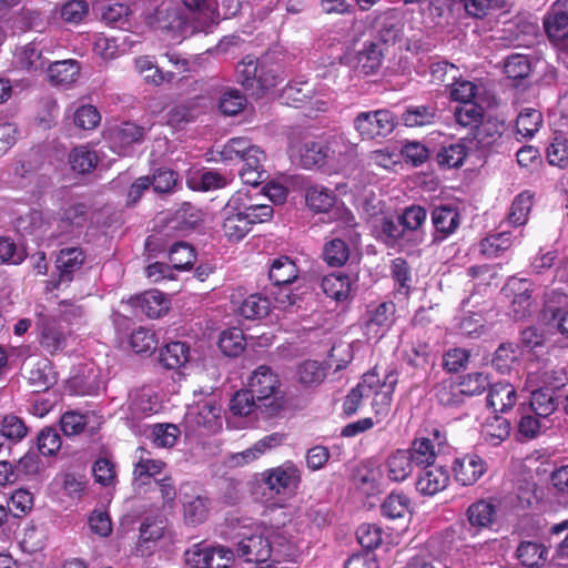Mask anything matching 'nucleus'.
<instances>
[{"mask_svg": "<svg viewBox=\"0 0 568 568\" xmlns=\"http://www.w3.org/2000/svg\"><path fill=\"white\" fill-rule=\"evenodd\" d=\"M245 204V202H239L234 193L222 209V230L224 236L231 242L241 241L252 229L247 216L243 214V210H247Z\"/></svg>", "mask_w": 568, "mask_h": 568, "instance_id": "423d86ee", "label": "nucleus"}, {"mask_svg": "<svg viewBox=\"0 0 568 568\" xmlns=\"http://www.w3.org/2000/svg\"><path fill=\"white\" fill-rule=\"evenodd\" d=\"M260 61L251 55L245 57L236 67L239 81L246 89H252L256 84L260 70Z\"/></svg>", "mask_w": 568, "mask_h": 568, "instance_id": "4d7b16f0", "label": "nucleus"}, {"mask_svg": "<svg viewBox=\"0 0 568 568\" xmlns=\"http://www.w3.org/2000/svg\"><path fill=\"white\" fill-rule=\"evenodd\" d=\"M184 518L191 525L203 523L209 514V499L202 496L193 497L191 500L184 501Z\"/></svg>", "mask_w": 568, "mask_h": 568, "instance_id": "5fc2aeb1", "label": "nucleus"}, {"mask_svg": "<svg viewBox=\"0 0 568 568\" xmlns=\"http://www.w3.org/2000/svg\"><path fill=\"white\" fill-rule=\"evenodd\" d=\"M432 222L435 229L433 242H440L457 230L460 216L453 207L439 206L432 212Z\"/></svg>", "mask_w": 568, "mask_h": 568, "instance_id": "4468645a", "label": "nucleus"}, {"mask_svg": "<svg viewBox=\"0 0 568 568\" xmlns=\"http://www.w3.org/2000/svg\"><path fill=\"white\" fill-rule=\"evenodd\" d=\"M353 125L362 140H374L388 136L395 130L397 120L388 109H378L359 112Z\"/></svg>", "mask_w": 568, "mask_h": 568, "instance_id": "7ed1b4c3", "label": "nucleus"}, {"mask_svg": "<svg viewBox=\"0 0 568 568\" xmlns=\"http://www.w3.org/2000/svg\"><path fill=\"white\" fill-rule=\"evenodd\" d=\"M173 221L176 223L174 227L182 230L194 229L202 221V213L191 203H183L174 214Z\"/></svg>", "mask_w": 568, "mask_h": 568, "instance_id": "e2e57ef3", "label": "nucleus"}, {"mask_svg": "<svg viewBox=\"0 0 568 568\" xmlns=\"http://www.w3.org/2000/svg\"><path fill=\"white\" fill-rule=\"evenodd\" d=\"M549 164L566 166L568 163V139L559 134L554 138L552 143L546 151Z\"/></svg>", "mask_w": 568, "mask_h": 568, "instance_id": "774afa93", "label": "nucleus"}, {"mask_svg": "<svg viewBox=\"0 0 568 568\" xmlns=\"http://www.w3.org/2000/svg\"><path fill=\"white\" fill-rule=\"evenodd\" d=\"M382 515L389 519H403L410 515V499L403 493H390L381 506Z\"/></svg>", "mask_w": 568, "mask_h": 568, "instance_id": "c756f323", "label": "nucleus"}, {"mask_svg": "<svg viewBox=\"0 0 568 568\" xmlns=\"http://www.w3.org/2000/svg\"><path fill=\"white\" fill-rule=\"evenodd\" d=\"M501 134L503 123L496 119H487L475 129L474 139L477 141L478 149L488 150L500 140Z\"/></svg>", "mask_w": 568, "mask_h": 568, "instance_id": "7c9ffc66", "label": "nucleus"}, {"mask_svg": "<svg viewBox=\"0 0 568 568\" xmlns=\"http://www.w3.org/2000/svg\"><path fill=\"white\" fill-rule=\"evenodd\" d=\"M334 216L338 221V225L333 232L336 236L324 245L323 258L329 266H342L349 258L348 242L357 243L359 233L356 230L355 216L349 210L335 207Z\"/></svg>", "mask_w": 568, "mask_h": 568, "instance_id": "f03ea898", "label": "nucleus"}, {"mask_svg": "<svg viewBox=\"0 0 568 568\" xmlns=\"http://www.w3.org/2000/svg\"><path fill=\"white\" fill-rule=\"evenodd\" d=\"M263 483L275 495H291L300 483L298 469L293 465H284L263 474Z\"/></svg>", "mask_w": 568, "mask_h": 568, "instance_id": "6e6552de", "label": "nucleus"}, {"mask_svg": "<svg viewBox=\"0 0 568 568\" xmlns=\"http://www.w3.org/2000/svg\"><path fill=\"white\" fill-rule=\"evenodd\" d=\"M24 373L34 392L47 390L55 383V377L48 359L28 362L24 366Z\"/></svg>", "mask_w": 568, "mask_h": 568, "instance_id": "dca6fc26", "label": "nucleus"}, {"mask_svg": "<svg viewBox=\"0 0 568 568\" xmlns=\"http://www.w3.org/2000/svg\"><path fill=\"white\" fill-rule=\"evenodd\" d=\"M449 483V473L443 466H426L416 481L417 490L425 496H434L444 490Z\"/></svg>", "mask_w": 568, "mask_h": 568, "instance_id": "9b49d317", "label": "nucleus"}, {"mask_svg": "<svg viewBox=\"0 0 568 568\" xmlns=\"http://www.w3.org/2000/svg\"><path fill=\"white\" fill-rule=\"evenodd\" d=\"M48 79L53 85H67L73 83L80 74V65L77 60L68 59L50 63L47 68Z\"/></svg>", "mask_w": 568, "mask_h": 568, "instance_id": "4be33fe9", "label": "nucleus"}, {"mask_svg": "<svg viewBox=\"0 0 568 568\" xmlns=\"http://www.w3.org/2000/svg\"><path fill=\"white\" fill-rule=\"evenodd\" d=\"M466 156L467 149L463 143H450L440 148L437 153V163L447 169L458 168L463 165Z\"/></svg>", "mask_w": 568, "mask_h": 568, "instance_id": "37998d69", "label": "nucleus"}, {"mask_svg": "<svg viewBox=\"0 0 568 568\" xmlns=\"http://www.w3.org/2000/svg\"><path fill=\"white\" fill-rule=\"evenodd\" d=\"M245 346V338L242 329L232 327L221 333L219 339V347L226 356L240 355Z\"/></svg>", "mask_w": 568, "mask_h": 568, "instance_id": "ea45409f", "label": "nucleus"}, {"mask_svg": "<svg viewBox=\"0 0 568 568\" xmlns=\"http://www.w3.org/2000/svg\"><path fill=\"white\" fill-rule=\"evenodd\" d=\"M510 435V423L501 417L494 416L486 420L481 427V436L484 440L493 446L499 445Z\"/></svg>", "mask_w": 568, "mask_h": 568, "instance_id": "473e14b6", "label": "nucleus"}, {"mask_svg": "<svg viewBox=\"0 0 568 568\" xmlns=\"http://www.w3.org/2000/svg\"><path fill=\"white\" fill-rule=\"evenodd\" d=\"M250 144L244 138H233L221 150H217L216 154L219 160L224 163L241 162Z\"/></svg>", "mask_w": 568, "mask_h": 568, "instance_id": "6e6d98bb", "label": "nucleus"}, {"mask_svg": "<svg viewBox=\"0 0 568 568\" xmlns=\"http://www.w3.org/2000/svg\"><path fill=\"white\" fill-rule=\"evenodd\" d=\"M298 277V268L287 256L275 258L268 270V278L275 286H288Z\"/></svg>", "mask_w": 568, "mask_h": 568, "instance_id": "b1692460", "label": "nucleus"}, {"mask_svg": "<svg viewBox=\"0 0 568 568\" xmlns=\"http://www.w3.org/2000/svg\"><path fill=\"white\" fill-rule=\"evenodd\" d=\"M185 424L193 433L214 434L222 427L221 407L215 400H202L187 410Z\"/></svg>", "mask_w": 568, "mask_h": 568, "instance_id": "39448f33", "label": "nucleus"}, {"mask_svg": "<svg viewBox=\"0 0 568 568\" xmlns=\"http://www.w3.org/2000/svg\"><path fill=\"white\" fill-rule=\"evenodd\" d=\"M435 357L429 343L418 337L412 343L407 361L410 366L424 369L429 365H434Z\"/></svg>", "mask_w": 568, "mask_h": 568, "instance_id": "de8ad7c7", "label": "nucleus"}, {"mask_svg": "<svg viewBox=\"0 0 568 568\" xmlns=\"http://www.w3.org/2000/svg\"><path fill=\"white\" fill-rule=\"evenodd\" d=\"M511 246L510 234L507 232L497 233L483 239L479 242V251L483 255L493 258L497 257Z\"/></svg>", "mask_w": 568, "mask_h": 568, "instance_id": "603ef678", "label": "nucleus"}, {"mask_svg": "<svg viewBox=\"0 0 568 568\" xmlns=\"http://www.w3.org/2000/svg\"><path fill=\"white\" fill-rule=\"evenodd\" d=\"M314 87L308 81H295L288 83L283 90L281 98L288 105L300 108L313 99Z\"/></svg>", "mask_w": 568, "mask_h": 568, "instance_id": "c85d7f7f", "label": "nucleus"}, {"mask_svg": "<svg viewBox=\"0 0 568 568\" xmlns=\"http://www.w3.org/2000/svg\"><path fill=\"white\" fill-rule=\"evenodd\" d=\"M38 326L40 329L41 346L47 352L54 354L65 348L67 335L54 318L43 316L39 320Z\"/></svg>", "mask_w": 568, "mask_h": 568, "instance_id": "ddd939ff", "label": "nucleus"}, {"mask_svg": "<svg viewBox=\"0 0 568 568\" xmlns=\"http://www.w3.org/2000/svg\"><path fill=\"white\" fill-rule=\"evenodd\" d=\"M145 130L132 122H125L111 130V139L113 143L120 146H129L134 143H140L143 140Z\"/></svg>", "mask_w": 568, "mask_h": 568, "instance_id": "4c0bfd02", "label": "nucleus"}, {"mask_svg": "<svg viewBox=\"0 0 568 568\" xmlns=\"http://www.w3.org/2000/svg\"><path fill=\"white\" fill-rule=\"evenodd\" d=\"M323 293L336 301L345 300L351 291V282L343 273H331L322 278Z\"/></svg>", "mask_w": 568, "mask_h": 568, "instance_id": "f704fd0d", "label": "nucleus"}, {"mask_svg": "<svg viewBox=\"0 0 568 568\" xmlns=\"http://www.w3.org/2000/svg\"><path fill=\"white\" fill-rule=\"evenodd\" d=\"M38 450L43 456H53L61 448V437L55 428L45 427L37 436Z\"/></svg>", "mask_w": 568, "mask_h": 568, "instance_id": "680f3d73", "label": "nucleus"}, {"mask_svg": "<svg viewBox=\"0 0 568 568\" xmlns=\"http://www.w3.org/2000/svg\"><path fill=\"white\" fill-rule=\"evenodd\" d=\"M69 162L73 171L85 174L97 166L98 156L95 152L82 145L72 150L69 155Z\"/></svg>", "mask_w": 568, "mask_h": 568, "instance_id": "49530a36", "label": "nucleus"}, {"mask_svg": "<svg viewBox=\"0 0 568 568\" xmlns=\"http://www.w3.org/2000/svg\"><path fill=\"white\" fill-rule=\"evenodd\" d=\"M16 65L28 72L44 71L49 60L43 55L39 44L29 43L14 54Z\"/></svg>", "mask_w": 568, "mask_h": 568, "instance_id": "aec40b11", "label": "nucleus"}, {"mask_svg": "<svg viewBox=\"0 0 568 568\" xmlns=\"http://www.w3.org/2000/svg\"><path fill=\"white\" fill-rule=\"evenodd\" d=\"M374 377L375 375L372 373L365 374L363 383H359L348 392L343 404V412L346 416L357 413L363 397L369 395Z\"/></svg>", "mask_w": 568, "mask_h": 568, "instance_id": "e433bc0d", "label": "nucleus"}, {"mask_svg": "<svg viewBox=\"0 0 568 568\" xmlns=\"http://www.w3.org/2000/svg\"><path fill=\"white\" fill-rule=\"evenodd\" d=\"M246 104V98L235 89L225 91L219 103L221 112L225 115H236Z\"/></svg>", "mask_w": 568, "mask_h": 568, "instance_id": "338daca9", "label": "nucleus"}, {"mask_svg": "<svg viewBox=\"0 0 568 568\" xmlns=\"http://www.w3.org/2000/svg\"><path fill=\"white\" fill-rule=\"evenodd\" d=\"M412 459L416 466H432L436 459L434 443L429 438H416L409 449Z\"/></svg>", "mask_w": 568, "mask_h": 568, "instance_id": "c03bdc74", "label": "nucleus"}, {"mask_svg": "<svg viewBox=\"0 0 568 568\" xmlns=\"http://www.w3.org/2000/svg\"><path fill=\"white\" fill-rule=\"evenodd\" d=\"M85 260L84 252L80 247H65L62 248L57 257L55 264L59 270V281L54 287L63 282L69 283L73 278V274L81 270Z\"/></svg>", "mask_w": 568, "mask_h": 568, "instance_id": "f8f14e48", "label": "nucleus"}, {"mask_svg": "<svg viewBox=\"0 0 568 568\" xmlns=\"http://www.w3.org/2000/svg\"><path fill=\"white\" fill-rule=\"evenodd\" d=\"M89 416L75 410L65 412L60 418V427L65 436H75L81 434L87 424Z\"/></svg>", "mask_w": 568, "mask_h": 568, "instance_id": "0e129e2a", "label": "nucleus"}, {"mask_svg": "<svg viewBox=\"0 0 568 568\" xmlns=\"http://www.w3.org/2000/svg\"><path fill=\"white\" fill-rule=\"evenodd\" d=\"M496 514L497 508L493 500L480 499L468 507L467 519L473 528H487L494 523Z\"/></svg>", "mask_w": 568, "mask_h": 568, "instance_id": "393cba45", "label": "nucleus"}, {"mask_svg": "<svg viewBox=\"0 0 568 568\" xmlns=\"http://www.w3.org/2000/svg\"><path fill=\"white\" fill-rule=\"evenodd\" d=\"M504 72L513 80H524L531 72V60L525 54H510L504 61Z\"/></svg>", "mask_w": 568, "mask_h": 568, "instance_id": "a18cd8bd", "label": "nucleus"}, {"mask_svg": "<svg viewBox=\"0 0 568 568\" xmlns=\"http://www.w3.org/2000/svg\"><path fill=\"white\" fill-rule=\"evenodd\" d=\"M236 538L234 552L246 562H264L271 557V541L263 529L244 528Z\"/></svg>", "mask_w": 568, "mask_h": 568, "instance_id": "20e7f679", "label": "nucleus"}, {"mask_svg": "<svg viewBox=\"0 0 568 568\" xmlns=\"http://www.w3.org/2000/svg\"><path fill=\"white\" fill-rule=\"evenodd\" d=\"M516 399L515 387L509 383L499 382L490 386L487 405L495 410L506 412L515 405Z\"/></svg>", "mask_w": 568, "mask_h": 568, "instance_id": "bb28decb", "label": "nucleus"}, {"mask_svg": "<svg viewBox=\"0 0 568 568\" xmlns=\"http://www.w3.org/2000/svg\"><path fill=\"white\" fill-rule=\"evenodd\" d=\"M395 305L392 302H383L375 308L367 312L366 329L367 333L383 336L384 332L389 328L393 323Z\"/></svg>", "mask_w": 568, "mask_h": 568, "instance_id": "412c9836", "label": "nucleus"}, {"mask_svg": "<svg viewBox=\"0 0 568 568\" xmlns=\"http://www.w3.org/2000/svg\"><path fill=\"white\" fill-rule=\"evenodd\" d=\"M532 206V194L528 191L518 194L510 207L508 221L510 224L519 226L526 223L528 214Z\"/></svg>", "mask_w": 568, "mask_h": 568, "instance_id": "864d4df0", "label": "nucleus"}, {"mask_svg": "<svg viewBox=\"0 0 568 568\" xmlns=\"http://www.w3.org/2000/svg\"><path fill=\"white\" fill-rule=\"evenodd\" d=\"M541 124V112L532 108L524 109L516 119L517 132L524 138H532Z\"/></svg>", "mask_w": 568, "mask_h": 568, "instance_id": "79ce46f5", "label": "nucleus"}, {"mask_svg": "<svg viewBox=\"0 0 568 568\" xmlns=\"http://www.w3.org/2000/svg\"><path fill=\"white\" fill-rule=\"evenodd\" d=\"M516 556L523 566L540 568L548 560V549L541 542L524 540L518 545Z\"/></svg>", "mask_w": 568, "mask_h": 568, "instance_id": "6ab92c4d", "label": "nucleus"}, {"mask_svg": "<svg viewBox=\"0 0 568 568\" xmlns=\"http://www.w3.org/2000/svg\"><path fill=\"white\" fill-rule=\"evenodd\" d=\"M288 154L293 164L304 169H312L322 166L325 163L328 148L321 142L304 141L291 144Z\"/></svg>", "mask_w": 568, "mask_h": 568, "instance_id": "0eeeda50", "label": "nucleus"}, {"mask_svg": "<svg viewBox=\"0 0 568 568\" xmlns=\"http://www.w3.org/2000/svg\"><path fill=\"white\" fill-rule=\"evenodd\" d=\"M169 260L176 270H187L192 267L196 260L194 248L185 242L174 243L169 251Z\"/></svg>", "mask_w": 568, "mask_h": 568, "instance_id": "09e8293b", "label": "nucleus"}, {"mask_svg": "<svg viewBox=\"0 0 568 568\" xmlns=\"http://www.w3.org/2000/svg\"><path fill=\"white\" fill-rule=\"evenodd\" d=\"M437 109L433 105L408 106L402 114V121L406 126H424L435 122Z\"/></svg>", "mask_w": 568, "mask_h": 568, "instance_id": "c9c22d12", "label": "nucleus"}, {"mask_svg": "<svg viewBox=\"0 0 568 568\" xmlns=\"http://www.w3.org/2000/svg\"><path fill=\"white\" fill-rule=\"evenodd\" d=\"M136 306L149 317H160L169 310V301L160 291H146L134 298Z\"/></svg>", "mask_w": 568, "mask_h": 568, "instance_id": "cd10ccee", "label": "nucleus"}, {"mask_svg": "<svg viewBox=\"0 0 568 568\" xmlns=\"http://www.w3.org/2000/svg\"><path fill=\"white\" fill-rule=\"evenodd\" d=\"M248 388L257 397V409L262 418L274 417L284 409L281 382L271 367L258 366L248 379Z\"/></svg>", "mask_w": 568, "mask_h": 568, "instance_id": "f257e3e1", "label": "nucleus"}, {"mask_svg": "<svg viewBox=\"0 0 568 568\" xmlns=\"http://www.w3.org/2000/svg\"><path fill=\"white\" fill-rule=\"evenodd\" d=\"M517 361V349L513 343H501L495 351L491 358L493 367L500 374H507L511 371Z\"/></svg>", "mask_w": 568, "mask_h": 568, "instance_id": "3c124183", "label": "nucleus"}, {"mask_svg": "<svg viewBox=\"0 0 568 568\" xmlns=\"http://www.w3.org/2000/svg\"><path fill=\"white\" fill-rule=\"evenodd\" d=\"M559 388L540 387L531 392L530 408L538 417L550 416L559 405Z\"/></svg>", "mask_w": 568, "mask_h": 568, "instance_id": "2eb2a0df", "label": "nucleus"}, {"mask_svg": "<svg viewBox=\"0 0 568 568\" xmlns=\"http://www.w3.org/2000/svg\"><path fill=\"white\" fill-rule=\"evenodd\" d=\"M270 312V301L261 294H252L243 301L240 306V314L247 320H257L266 316Z\"/></svg>", "mask_w": 568, "mask_h": 568, "instance_id": "8fccbe9b", "label": "nucleus"}, {"mask_svg": "<svg viewBox=\"0 0 568 568\" xmlns=\"http://www.w3.org/2000/svg\"><path fill=\"white\" fill-rule=\"evenodd\" d=\"M487 470L486 462L478 455H466L454 462L455 479L463 486L474 485Z\"/></svg>", "mask_w": 568, "mask_h": 568, "instance_id": "9d476101", "label": "nucleus"}, {"mask_svg": "<svg viewBox=\"0 0 568 568\" xmlns=\"http://www.w3.org/2000/svg\"><path fill=\"white\" fill-rule=\"evenodd\" d=\"M356 537L364 551H372L383 540V530L375 524H363L357 528Z\"/></svg>", "mask_w": 568, "mask_h": 568, "instance_id": "13d9d810", "label": "nucleus"}, {"mask_svg": "<svg viewBox=\"0 0 568 568\" xmlns=\"http://www.w3.org/2000/svg\"><path fill=\"white\" fill-rule=\"evenodd\" d=\"M327 368L317 361H305L297 368V378L304 386L320 385L326 377Z\"/></svg>", "mask_w": 568, "mask_h": 568, "instance_id": "a19ab883", "label": "nucleus"}, {"mask_svg": "<svg viewBox=\"0 0 568 568\" xmlns=\"http://www.w3.org/2000/svg\"><path fill=\"white\" fill-rule=\"evenodd\" d=\"M265 160L266 155L261 148L252 144L248 145L242 158L241 162L243 165L239 172L245 184L256 186L267 180L268 174L264 169Z\"/></svg>", "mask_w": 568, "mask_h": 568, "instance_id": "1a4fd4ad", "label": "nucleus"}, {"mask_svg": "<svg viewBox=\"0 0 568 568\" xmlns=\"http://www.w3.org/2000/svg\"><path fill=\"white\" fill-rule=\"evenodd\" d=\"M189 346L182 342L166 344L159 355L160 363L168 369L182 367L189 361Z\"/></svg>", "mask_w": 568, "mask_h": 568, "instance_id": "2f4dec72", "label": "nucleus"}, {"mask_svg": "<svg viewBox=\"0 0 568 568\" xmlns=\"http://www.w3.org/2000/svg\"><path fill=\"white\" fill-rule=\"evenodd\" d=\"M306 204L315 212H327L334 207L336 202L335 193L322 185H313L306 190Z\"/></svg>", "mask_w": 568, "mask_h": 568, "instance_id": "72a5a7b5", "label": "nucleus"}, {"mask_svg": "<svg viewBox=\"0 0 568 568\" xmlns=\"http://www.w3.org/2000/svg\"><path fill=\"white\" fill-rule=\"evenodd\" d=\"M384 53L376 42L365 43L356 54V70L363 75L376 74L383 63Z\"/></svg>", "mask_w": 568, "mask_h": 568, "instance_id": "a211bd4d", "label": "nucleus"}, {"mask_svg": "<svg viewBox=\"0 0 568 568\" xmlns=\"http://www.w3.org/2000/svg\"><path fill=\"white\" fill-rule=\"evenodd\" d=\"M412 454L406 449L393 452L386 460L388 478L394 481L405 480L414 469Z\"/></svg>", "mask_w": 568, "mask_h": 568, "instance_id": "5701e85b", "label": "nucleus"}, {"mask_svg": "<svg viewBox=\"0 0 568 568\" xmlns=\"http://www.w3.org/2000/svg\"><path fill=\"white\" fill-rule=\"evenodd\" d=\"M484 110L477 103H465L455 110L456 122L463 126L476 129L483 121Z\"/></svg>", "mask_w": 568, "mask_h": 568, "instance_id": "052dcab7", "label": "nucleus"}, {"mask_svg": "<svg viewBox=\"0 0 568 568\" xmlns=\"http://www.w3.org/2000/svg\"><path fill=\"white\" fill-rule=\"evenodd\" d=\"M180 436V429L174 424H156L152 427L151 438L158 447H173Z\"/></svg>", "mask_w": 568, "mask_h": 568, "instance_id": "bf43d9fd", "label": "nucleus"}, {"mask_svg": "<svg viewBox=\"0 0 568 568\" xmlns=\"http://www.w3.org/2000/svg\"><path fill=\"white\" fill-rule=\"evenodd\" d=\"M230 409L237 416H247L254 413L256 417H261L257 409V397H255L250 388L241 389L233 395L230 402Z\"/></svg>", "mask_w": 568, "mask_h": 568, "instance_id": "58836bf2", "label": "nucleus"}, {"mask_svg": "<svg viewBox=\"0 0 568 568\" xmlns=\"http://www.w3.org/2000/svg\"><path fill=\"white\" fill-rule=\"evenodd\" d=\"M235 195L239 202L246 203L247 210H243V214L247 216L251 225L265 223L273 217L274 209L271 204L258 203L248 192L237 191Z\"/></svg>", "mask_w": 568, "mask_h": 568, "instance_id": "a878e982", "label": "nucleus"}, {"mask_svg": "<svg viewBox=\"0 0 568 568\" xmlns=\"http://www.w3.org/2000/svg\"><path fill=\"white\" fill-rule=\"evenodd\" d=\"M87 216L88 206L84 203H73L63 210L60 219L61 227H82Z\"/></svg>", "mask_w": 568, "mask_h": 568, "instance_id": "69168bd1", "label": "nucleus"}, {"mask_svg": "<svg viewBox=\"0 0 568 568\" xmlns=\"http://www.w3.org/2000/svg\"><path fill=\"white\" fill-rule=\"evenodd\" d=\"M544 26L549 40L559 49L568 51V16L550 10Z\"/></svg>", "mask_w": 568, "mask_h": 568, "instance_id": "f3484780", "label": "nucleus"}]
</instances>
